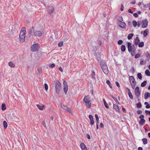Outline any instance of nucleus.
Segmentation results:
<instances>
[{
    "label": "nucleus",
    "instance_id": "nucleus-1",
    "mask_svg": "<svg viewBox=\"0 0 150 150\" xmlns=\"http://www.w3.org/2000/svg\"><path fill=\"white\" fill-rule=\"evenodd\" d=\"M44 33V32L42 31H35L34 28L32 27L29 31L28 35L30 37L31 35H34L35 37H40L42 36Z\"/></svg>",
    "mask_w": 150,
    "mask_h": 150
},
{
    "label": "nucleus",
    "instance_id": "nucleus-2",
    "mask_svg": "<svg viewBox=\"0 0 150 150\" xmlns=\"http://www.w3.org/2000/svg\"><path fill=\"white\" fill-rule=\"evenodd\" d=\"M100 65L104 73L106 74H107L108 73V69L106 62L104 60L101 61Z\"/></svg>",
    "mask_w": 150,
    "mask_h": 150
},
{
    "label": "nucleus",
    "instance_id": "nucleus-3",
    "mask_svg": "<svg viewBox=\"0 0 150 150\" xmlns=\"http://www.w3.org/2000/svg\"><path fill=\"white\" fill-rule=\"evenodd\" d=\"M25 30H21L20 32L19 36V40L21 42H23L25 41Z\"/></svg>",
    "mask_w": 150,
    "mask_h": 150
},
{
    "label": "nucleus",
    "instance_id": "nucleus-4",
    "mask_svg": "<svg viewBox=\"0 0 150 150\" xmlns=\"http://www.w3.org/2000/svg\"><path fill=\"white\" fill-rule=\"evenodd\" d=\"M55 83L56 92L57 93L59 94H60L61 83L57 81Z\"/></svg>",
    "mask_w": 150,
    "mask_h": 150
},
{
    "label": "nucleus",
    "instance_id": "nucleus-5",
    "mask_svg": "<svg viewBox=\"0 0 150 150\" xmlns=\"http://www.w3.org/2000/svg\"><path fill=\"white\" fill-rule=\"evenodd\" d=\"M148 21L146 19L143 20L142 21V28H146L148 25Z\"/></svg>",
    "mask_w": 150,
    "mask_h": 150
},
{
    "label": "nucleus",
    "instance_id": "nucleus-6",
    "mask_svg": "<svg viewBox=\"0 0 150 150\" xmlns=\"http://www.w3.org/2000/svg\"><path fill=\"white\" fill-rule=\"evenodd\" d=\"M38 44L35 43L31 47V50L33 52H36L38 50Z\"/></svg>",
    "mask_w": 150,
    "mask_h": 150
},
{
    "label": "nucleus",
    "instance_id": "nucleus-7",
    "mask_svg": "<svg viewBox=\"0 0 150 150\" xmlns=\"http://www.w3.org/2000/svg\"><path fill=\"white\" fill-rule=\"evenodd\" d=\"M64 91L67 94V93L68 89V86L67 82L65 80H63Z\"/></svg>",
    "mask_w": 150,
    "mask_h": 150
},
{
    "label": "nucleus",
    "instance_id": "nucleus-8",
    "mask_svg": "<svg viewBox=\"0 0 150 150\" xmlns=\"http://www.w3.org/2000/svg\"><path fill=\"white\" fill-rule=\"evenodd\" d=\"M134 93L135 95L137 97H138L140 95L141 92L139 90V88L138 86H137L134 90Z\"/></svg>",
    "mask_w": 150,
    "mask_h": 150
},
{
    "label": "nucleus",
    "instance_id": "nucleus-9",
    "mask_svg": "<svg viewBox=\"0 0 150 150\" xmlns=\"http://www.w3.org/2000/svg\"><path fill=\"white\" fill-rule=\"evenodd\" d=\"M94 50H93L94 51V54H95V55L96 57L97 60L98 61L100 60V57H101V55L100 54V53L99 52H96V50H97V49L96 48V47H95V49H94Z\"/></svg>",
    "mask_w": 150,
    "mask_h": 150
},
{
    "label": "nucleus",
    "instance_id": "nucleus-10",
    "mask_svg": "<svg viewBox=\"0 0 150 150\" xmlns=\"http://www.w3.org/2000/svg\"><path fill=\"white\" fill-rule=\"evenodd\" d=\"M54 11V8L52 6H50L48 7L47 10V12L50 14L53 13Z\"/></svg>",
    "mask_w": 150,
    "mask_h": 150
},
{
    "label": "nucleus",
    "instance_id": "nucleus-11",
    "mask_svg": "<svg viewBox=\"0 0 150 150\" xmlns=\"http://www.w3.org/2000/svg\"><path fill=\"white\" fill-rule=\"evenodd\" d=\"M61 107L63 109L67 111L68 112L72 114V113L70 109L69 108L66 106L62 105H61Z\"/></svg>",
    "mask_w": 150,
    "mask_h": 150
},
{
    "label": "nucleus",
    "instance_id": "nucleus-12",
    "mask_svg": "<svg viewBox=\"0 0 150 150\" xmlns=\"http://www.w3.org/2000/svg\"><path fill=\"white\" fill-rule=\"evenodd\" d=\"M129 79L130 82L131 84H136V81L134 78L133 76H131L129 77Z\"/></svg>",
    "mask_w": 150,
    "mask_h": 150
},
{
    "label": "nucleus",
    "instance_id": "nucleus-13",
    "mask_svg": "<svg viewBox=\"0 0 150 150\" xmlns=\"http://www.w3.org/2000/svg\"><path fill=\"white\" fill-rule=\"evenodd\" d=\"M118 25L121 28H125L126 26V25L125 23L124 22H120L118 23Z\"/></svg>",
    "mask_w": 150,
    "mask_h": 150
},
{
    "label": "nucleus",
    "instance_id": "nucleus-14",
    "mask_svg": "<svg viewBox=\"0 0 150 150\" xmlns=\"http://www.w3.org/2000/svg\"><path fill=\"white\" fill-rule=\"evenodd\" d=\"M127 44L128 50L129 52H131L132 50V49L131 43L130 42H128L127 43Z\"/></svg>",
    "mask_w": 150,
    "mask_h": 150
},
{
    "label": "nucleus",
    "instance_id": "nucleus-15",
    "mask_svg": "<svg viewBox=\"0 0 150 150\" xmlns=\"http://www.w3.org/2000/svg\"><path fill=\"white\" fill-rule=\"evenodd\" d=\"M89 118L90 120L91 124L92 125L94 124V121L93 119V117L92 115H89Z\"/></svg>",
    "mask_w": 150,
    "mask_h": 150
},
{
    "label": "nucleus",
    "instance_id": "nucleus-16",
    "mask_svg": "<svg viewBox=\"0 0 150 150\" xmlns=\"http://www.w3.org/2000/svg\"><path fill=\"white\" fill-rule=\"evenodd\" d=\"M83 100L85 103L91 101L90 100V97L89 96H85L83 99Z\"/></svg>",
    "mask_w": 150,
    "mask_h": 150
},
{
    "label": "nucleus",
    "instance_id": "nucleus-17",
    "mask_svg": "<svg viewBox=\"0 0 150 150\" xmlns=\"http://www.w3.org/2000/svg\"><path fill=\"white\" fill-rule=\"evenodd\" d=\"M82 150H87V148L84 144L82 142L80 144Z\"/></svg>",
    "mask_w": 150,
    "mask_h": 150
},
{
    "label": "nucleus",
    "instance_id": "nucleus-18",
    "mask_svg": "<svg viewBox=\"0 0 150 150\" xmlns=\"http://www.w3.org/2000/svg\"><path fill=\"white\" fill-rule=\"evenodd\" d=\"M113 108L117 112H120V110L119 107L115 104H113Z\"/></svg>",
    "mask_w": 150,
    "mask_h": 150
},
{
    "label": "nucleus",
    "instance_id": "nucleus-19",
    "mask_svg": "<svg viewBox=\"0 0 150 150\" xmlns=\"http://www.w3.org/2000/svg\"><path fill=\"white\" fill-rule=\"evenodd\" d=\"M144 96L145 99H147L150 97V93L149 92L146 93L144 95Z\"/></svg>",
    "mask_w": 150,
    "mask_h": 150
},
{
    "label": "nucleus",
    "instance_id": "nucleus-20",
    "mask_svg": "<svg viewBox=\"0 0 150 150\" xmlns=\"http://www.w3.org/2000/svg\"><path fill=\"white\" fill-rule=\"evenodd\" d=\"M37 106L40 110H42L45 107V105H42L41 106L39 104H38L37 105Z\"/></svg>",
    "mask_w": 150,
    "mask_h": 150
},
{
    "label": "nucleus",
    "instance_id": "nucleus-21",
    "mask_svg": "<svg viewBox=\"0 0 150 150\" xmlns=\"http://www.w3.org/2000/svg\"><path fill=\"white\" fill-rule=\"evenodd\" d=\"M149 30L148 29H146L144 32L143 35L144 37L146 36L149 33Z\"/></svg>",
    "mask_w": 150,
    "mask_h": 150
},
{
    "label": "nucleus",
    "instance_id": "nucleus-22",
    "mask_svg": "<svg viewBox=\"0 0 150 150\" xmlns=\"http://www.w3.org/2000/svg\"><path fill=\"white\" fill-rule=\"evenodd\" d=\"M145 122V120L144 119L140 120L139 121V124L140 125H142Z\"/></svg>",
    "mask_w": 150,
    "mask_h": 150
},
{
    "label": "nucleus",
    "instance_id": "nucleus-23",
    "mask_svg": "<svg viewBox=\"0 0 150 150\" xmlns=\"http://www.w3.org/2000/svg\"><path fill=\"white\" fill-rule=\"evenodd\" d=\"M85 103H86V106L88 108H89L91 107V101H90L89 102H87Z\"/></svg>",
    "mask_w": 150,
    "mask_h": 150
},
{
    "label": "nucleus",
    "instance_id": "nucleus-24",
    "mask_svg": "<svg viewBox=\"0 0 150 150\" xmlns=\"http://www.w3.org/2000/svg\"><path fill=\"white\" fill-rule=\"evenodd\" d=\"M9 66L11 67H15V64L12 62H10L8 63Z\"/></svg>",
    "mask_w": 150,
    "mask_h": 150
},
{
    "label": "nucleus",
    "instance_id": "nucleus-25",
    "mask_svg": "<svg viewBox=\"0 0 150 150\" xmlns=\"http://www.w3.org/2000/svg\"><path fill=\"white\" fill-rule=\"evenodd\" d=\"M121 49L122 52H125L126 50L125 46L124 45H122L121 46Z\"/></svg>",
    "mask_w": 150,
    "mask_h": 150
},
{
    "label": "nucleus",
    "instance_id": "nucleus-26",
    "mask_svg": "<svg viewBox=\"0 0 150 150\" xmlns=\"http://www.w3.org/2000/svg\"><path fill=\"white\" fill-rule=\"evenodd\" d=\"M1 109L3 110H4L6 109V105L5 103H3L1 105Z\"/></svg>",
    "mask_w": 150,
    "mask_h": 150
},
{
    "label": "nucleus",
    "instance_id": "nucleus-27",
    "mask_svg": "<svg viewBox=\"0 0 150 150\" xmlns=\"http://www.w3.org/2000/svg\"><path fill=\"white\" fill-rule=\"evenodd\" d=\"M139 47H143L144 45V43L143 42H139L138 45Z\"/></svg>",
    "mask_w": 150,
    "mask_h": 150
},
{
    "label": "nucleus",
    "instance_id": "nucleus-28",
    "mask_svg": "<svg viewBox=\"0 0 150 150\" xmlns=\"http://www.w3.org/2000/svg\"><path fill=\"white\" fill-rule=\"evenodd\" d=\"M3 125L4 126V127L5 129H6L8 126L7 123V122L5 121H4L3 122Z\"/></svg>",
    "mask_w": 150,
    "mask_h": 150
},
{
    "label": "nucleus",
    "instance_id": "nucleus-29",
    "mask_svg": "<svg viewBox=\"0 0 150 150\" xmlns=\"http://www.w3.org/2000/svg\"><path fill=\"white\" fill-rule=\"evenodd\" d=\"M147 83V81H145L142 82L141 84V86L142 87L145 86Z\"/></svg>",
    "mask_w": 150,
    "mask_h": 150
},
{
    "label": "nucleus",
    "instance_id": "nucleus-30",
    "mask_svg": "<svg viewBox=\"0 0 150 150\" xmlns=\"http://www.w3.org/2000/svg\"><path fill=\"white\" fill-rule=\"evenodd\" d=\"M132 24L134 27H135L137 25V22L135 20L132 21Z\"/></svg>",
    "mask_w": 150,
    "mask_h": 150
},
{
    "label": "nucleus",
    "instance_id": "nucleus-31",
    "mask_svg": "<svg viewBox=\"0 0 150 150\" xmlns=\"http://www.w3.org/2000/svg\"><path fill=\"white\" fill-rule=\"evenodd\" d=\"M133 36V34L131 33L129 34L127 36L128 39L130 40L131 39Z\"/></svg>",
    "mask_w": 150,
    "mask_h": 150
},
{
    "label": "nucleus",
    "instance_id": "nucleus-32",
    "mask_svg": "<svg viewBox=\"0 0 150 150\" xmlns=\"http://www.w3.org/2000/svg\"><path fill=\"white\" fill-rule=\"evenodd\" d=\"M143 143L144 144H146L147 143V139L146 138H143L142 139Z\"/></svg>",
    "mask_w": 150,
    "mask_h": 150
},
{
    "label": "nucleus",
    "instance_id": "nucleus-33",
    "mask_svg": "<svg viewBox=\"0 0 150 150\" xmlns=\"http://www.w3.org/2000/svg\"><path fill=\"white\" fill-rule=\"evenodd\" d=\"M145 73L147 76H150V72L147 69L146 70Z\"/></svg>",
    "mask_w": 150,
    "mask_h": 150
},
{
    "label": "nucleus",
    "instance_id": "nucleus-34",
    "mask_svg": "<svg viewBox=\"0 0 150 150\" xmlns=\"http://www.w3.org/2000/svg\"><path fill=\"white\" fill-rule=\"evenodd\" d=\"M128 95H129V97L130 98V99H131L132 100L133 99V96L130 92H128Z\"/></svg>",
    "mask_w": 150,
    "mask_h": 150
},
{
    "label": "nucleus",
    "instance_id": "nucleus-35",
    "mask_svg": "<svg viewBox=\"0 0 150 150\" xmlns=\"http://www.w3.org/2000/svg\"><path fill=\"white\" fill-rule=\"evenodd\" d=\"M103 102L104 103V104L106 107V108H109V107L108 105L106 103L105 100L104 99H103Z\"/></svg>",
    "mask_w": 150,
    "mask_h": 150
},
{
    "label": "nucleus",
    "instance_id": "nucleus-36",
    "mask_svg": "<svg viewBox=\"0 0 150 150\" xmlns=\"http://www.w3.org/2000/svg\"><path fill=\"white\" fill-rule=\"evenodd\" d=\"M137 76L138 78L139 79H141L142 78V74L141 73H139L137 74Z\"/></svg>",
    "mask_w": 150,
    "mask_h": 150
},
{
    "label": "nucleus",
    "instance_id": "nucleus-37",
    "mask_svg": "<svg viewBox=\"0 0 150 150\" xmlns=\"http://www.w3.org/2000/svg\"><path fill=\"white\" fill-rule=\"evenodd\" d=\"M95 72L94 71H92V73L91 74V76L92 79H95Z\"/></svg>",
    "mask_w": 150,
    "mask_h": 150
},
{
    "label": "nucleus",
    "instance_id": "nucleus-38",
    "mask_svg": "<svg viewBox=\"0 0 150 150\" xmlns=\"http://www.w3.org/2000/svg\"><path fill=\"white\" fill-rule=\"evenodd\" d=\"M63 42L62 41H60L59 42L58 44V45L59 47L62 46L63 45Z\"/></svg>",
    "mask_w": 150,
    "mask_h": 150
},
{
    "label": "nucleus",
    "instance_id": "nucleus-39",
    "mask_svg": "<svg viewBox=\"0 0 150 150\" xmlns=\"http://www.w3.org/2000/svg\"><path fill=\"white\" fill-rule=\"evenodd\" d=\"M118 21H119L120 22H122L123 21V18L122 17H119L118 19H117Z\"/></svg>",
    "mask_w": 150,
    "mask_h": 150
},
{
    "label": "nucleus",
    "instance_id": "nucleus-40",
    "mask_svg": "<svg viewBox=\"0 0 150 150\" xmlns=\"http://www.w3.org/2000/svg\"><path fill=\"white\" fill-rule=\"evenodd\" d=\"M106 83L108 84L109 85V86L111 88H112V86L111 85H110V81H109V80H107V81H106Z\"/></svg>",
    "mask_w": 150,
    "mask_h": 150
},
{
    "label": "nucleus",
    "instance_id": "nucleus-41",
    "mask_svg": "<svg viewBox=\"0 0 150 150\" xmlns=\"http://www.w3.org/2000/svg\"><path fill=\"white\" fill-rule=\"evenodd\" d=\"M111 97H112V98H113V99H114V100L115 101H116V102H117V103H118V104H120V103H119V102L117 100V98H116L115 97H114V96H111Z\"/></svg>",
    "mask_w": 150,
    "mask_h": 150
},
{
    "label": "nucleus",
    "instance_id": "nucleus-42",
    "mask_svg": "<svg viewBox=\"0 0 150 150\" xmlns=\"http://www.w3.org/2000/svg\"><path fill=\"white\" fill-rule=\"evenodd\" d=\"M137 107L139 108H141L142 106L140 102H139L137 104Z\"/></svg>",
    "mask_w": 150,
    "mask_h": 150
},
{
    "label": "nucleus",
    "instance_id": "nucleus-43",
    "mask_svg": "<svg viewBox=\"0 0 150 150\" xmlns=\"http://www.w3.org/2000/svg\"><path fill=\"white\" fill-rule=\"evenodd\" d=\"M38 70L39 75H40L42 73L41 69L40 68H38Z\"/></svg>",
    "mask_w": 150,
    "mask_h": 150
},
{
    "label": "nucleus",
    "instance_id": "nucleus-44",
    "mask_svg": "<svg viewBox=\"0 0 150 150\" xmlns=\"http://www.w3.org/2000/svg\"><path fill=\"white\" fill-rule=\"evenodd\" d=\"M140 42L139 40H135V45H137L139 43V42Z\"/></svg>",
    "mask_w": 150,
    "mask_h": 150
},
{
    "label": "nucleus",
    "instance_id": "nucleus-45",
    "mask_svg": "<svg viewBox=\"0 0 150 150\" xmlns=\"http://www.w3.org/2000/svg\"><path fill=\"white\" fill-rule=\"evenodd\" d=\"M123 43V41L121 40H119L118 41L117 43L119 45H121Z\"/></svg>",
    "mask_w": 150,
    "mask_h": 150
},
{
    "label": "nucleus",
    "instance_id": "nucleus-46",
    "mask_svg": "<svg viewBox=\"0 0 150 150\" xmlns=\"http://www.w3.org/2000/svg\"><path fill=\"white\" fill-rule=\"evenodd\" d=\"M44 86L45 90L46 91H47L48 89V86L47 85L46 83H45L44 84Z\"/></svg>",
    "mask_w": 150,
    "mask_h": 150
},
{
    "label": "nucleus",
    "instance_id": "nucleus-47",
    "mask_svg": "<svg viewBox=\"0 0 150 150\" xmlns=\"http://www.w3.org/2000/svg\"><path fill=\"white\" fill-rule=\"evenodd\" d=\"M95 117L96 118V121H98V120H99V118H98V115L97 114H96L95 115Z\"/></svg>",
    "mask_w": 150,
    "mask_h": 150
},
{
    "label": "nucleus",
    "instance_id": "nucleus-48",
    "mask_svg": "<svg viewBox=\"0 0 150 150\" xmlns=\"http://www.w3.org/2000/svg\"><path fill=\"white\" fill-rule=\"evenodd\" d=\"M137 113L139 114H141L142 113V111L141 110H139L137 111Z\"/></svg>",
    "mask_w": 150,
    "mask_h": 150
},
{
    "label": "nucleus",
    "instance_id": "nucleus-49",
    "mask_svg": "<svg viewBox=\"0 0 150 150\" xmlns=\"http://www.w3.org/2000/svg\"><path fill=\"white\" fill-rule=\"evenodd\" d=\"M150 5V4H147L146 5H144V8H147L149 7V6Z\"/></svg>",
    "mask_w": 150,
    "mask_h": 150
},
{
    "label": "nucleus",
    "instance_id": "nucleus-50",
    "mask_svg": "<svg viewBox=\"0 0 150 150\" xmlns=\"http://www.w3.org/2000/svg\"><path fill=\"white\" fill-rule=\"evenodd\" d=\"M144 116L143 115H140L139 117V118L141 119H144Z\"/></svg>",
    "mask_w": 150,
    "mask_h": 150
},
{
    "label": "nucleus",
    "instance_id": "nucleus-51",
    "mask_svg": "<svg viewBox=\"0 0 150 150\" xmlns=\"http://www.w3.org/2000/svg\"><path fill=\"white\" fill-rule=\"evenodd\" d=\"M140 56L139 54H137L135 56V58L136 59L138 58Z\"/></svg>",
    "mask_w": 150,
    "mask_h": 150
},
{
    "label": "nucleus",
    "instance_id": "nucleus-52",
    "mask_svg": "<svg viewBox=\"0 0 150 150\" xmlns=\"http://www.w3.org/2000/svg\"><path fill=\"white\" fill-rule=\"evenodd\" d=\"M132 70H131V71H132V73L134 74V73L135 72V70L133 67H132Z\"/></svg>",
    "mask_w": 150,
    "mask_h": 150
},
{
    "label": "nucleus",
    "instance_id": "nucleus-53",
    "mask_svg": "<svg viewBox=\"0 0 150 150\" xmlns=\"http://www.w3.org/2000/svg\"><path fill=\"white\" fill-rule=\"evenodd\" d=\"M133 16L136 18H137L138 17V15L136 13H134L133 14Z\"/></svg>",
    "mask_w": 150,
    "mask_h": 150
},
{
    "label": "nucleus",
    "instance_id": "nucleus-54",
    "mask_svg": "<svg viewBox=\"0 0 150 150\" xmlns=\"http://www.w3.org/2000/svg\"><path fill=\"white\" fill-rule=\"evenodd\" d=\"M50 66H51V67L52 68H53L55 67V65L54 63H53V64H51V65H50Z\"/></svg>",
    "mask_w": 150,
    "mask_h": 150
},
{
    "label": "nucleus",
    "instance_id": "nucleus-55",
    "mask_svg": "<svg viewBox=\"0 0 150 150\" xmlns=\"http://www.w3.org/2000/svg\"><path fill=\"white\" fill-rule=\"evenodd\" d=\"M135 84H131V85H132V88H133V89H134V88H135Z\"/></svg>",
    "mask_w": 150,
    "mask_h": 150
},
{
    "label": "nucleus",
    "instance_id": "nucleus-56",
    "mask_svg": "<svg viewBox=\"0 0 150 150\" xmlns=\"http://www.w3.org/2000/svg\"><path fill=\"white\" fill-rule=\"evenodd\" d=\"M146 108H150V105L149 104H148L147 105H146Z\"/></svg>",
    "mask_w": 150,
    "mask_h": 150
},
{
    "label": "nucleus",
    "instance_id": "nucleus-57",
    "mask_svg": "<svg viewBox=\"0 0 150 150\" xmlns=\"http://www.w3.org/2000/svg\"><path fill=\"white\" fill-rule=\"evenodd\" d=\"M121 8L120 10L121 11H122L123 10V8H124L123 6V5L122 4H121Z\"/></svg>",
    "mask_w": 150,
    "mask_h": 150
},
{
    "label": "nucleus",
    "instance_id": "nucleus-58",
    "mask_svg": "<svg viewBox=\"0 0 150 150\" xmlns=\"http://www.w3.org/2000/svg\"><path fill=\"white\" fill-rule=\"evenodd\" d=\"M86 137L88 139H90L91 138L90 136L88 134H86Z\"/></svg>",
    "mask_w": 150,
    "mask_h": 150
},
{
    "label": "nucleus",
    "instance_id": "nucleus-59",
    "mask_svg": "<svg viewBox=\"0 0 150 150\" xmlns=\"http://www.w3.org/2000/svg\"><path fill=\"white\" fill-rule=\"evenodd\" d=\"M130 52H131V54L132 56H133L135 55V53L134 51H133V52H132V51Z\"/></svg>",
    "mask_w": 150,
    "mask_h": 150
},
{
    "label": "nucleus",
    "instance_id": "nucleus-60",
    "mask_svg": "<svg viewBox=\"0 0 150 150\" xmlns=\"http://www.w3.org/2000/svg\"><path fill=\"white\" fill-rule=\"evenodd\" d=\"M97 43L98 44L100 45L101 44V42L100 41L98 40L97 41Z\"/></svg>",
    "mask_w": 150,
    "mask_h": 150
},
{
    "label": "nucleus",
    "instance_id": "nucleus-61",
    "mask_svg": "<svg viewBox=\"0 0 150 150\" xmlns=\"http://www.w3.org/2000/svg\"><path fill=\"white\" fill-rule=\"evenodd\" d=\"M115 84H116V85L118 87H120V85H119V83L117 82H115Z\"/></svg>",
    "mask_w": 150,
    "mask_h": 150
},
{
    "label": "nucleus",
    "instance_id": "nucleus-62",
    "mask_svg": "<svg viewBox=\"0 0 150 150\" xmlns=\"http://www.w3.org/2000/svg\"><path fill=\"white\" fill-rule=\"evenodd\" d=\"M140 63L142 65H144V62L143 61H141L140 62Z\"/></svg>",
    "mask_w": 150,
    "mask_h": 150
},
{
    "label": "nucleus",
    "instance_id": "nucleus-63",
    "mask_svg": "<svg viewBox=\"0 0 150 150\" xmlns=\"http://www.w3.org/2000/svg\"><path fill=\"white\" fill-rule=\"evenodd\" d=\"M128 12L129 13H133V12H132V11L131 10V9H128Z\"/></svg>",
    "mask_w": 150,
    "mask_h": 150
},
{
    "label": "nucleus",
    "instance_id": "nucleus-64",
    "mask_svg": "<svg viewBox=\"0 0 150 150\" xmlns=\"http://www.w3.org/2000/svg\"><path fill=\"white\" fill-rule=\"evenodd\" d=\"M100 127H101V128H103V127L104 125L102 123H100Z\"/></svg>",
    "mask_w": 150,
    "mask_h": 150
}]
</instances>
